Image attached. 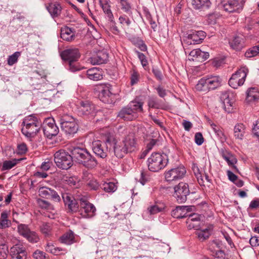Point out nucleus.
<instances>
[{
	"label": "nucleus",
	"mask_w": 259,
	"mask_h": 259,
	"mask_svg": "<svg viewBox=\"0 0 259 259\" xmlns=\"http://www.w3.org/2000/svg\"><path fill=\"white\" fill-rule=\"evenodd\" d=\"M215 134L221 142H224L226 141V137L221 128L219 131H218V132L215 133Z\"/></svg>",
	"instance_id": "64"
},
{
	"label": "nucleus",
	"mask_w": 259,
	"mask_h": 259,
	"mask_svg": "<svg viewBox=\"0 0 259 259\" xmlns=\"http://www.w3.org/2000/svg\"><path fill=\"white\" fill-rule=\"evenodd\" d=\"M186 173L184 166H179L166 171L164 173L165 179L167 182H172L182 179Z\"/></svg>",
	"instance_id": "11"
},
{
	"label": "nucleus",
	"mask_w": 259,
	"mask_h": 259,
	"mask_svg": "<svg viewBox=\"0 0 259 259\" xmlns=\"http://www.w3.org/2000/svg\"><path fill=\"white\" fill-rule=\"evenodd\" d=\"M192 4L195 9L204 10L210 6L209 0H193Z\"/></svg>",
	"instance_id": "34"
},
{
	"label": "nucleus",
	"mask_w": 259,
	"mask_h": 259,
	"mask_svg": "<svg viewBox=\"0 0 259 259\" xmlns=\"http://www.w3.org/2000/svg\"><path fill=\"white\" fill-rule=\"evenodd\" d=\"M95 107L89 101H81L78 103L77 112L80 115L94 114Z\"/></svg>",
	"instance_id": "16"
},
{
	"label": "nucleus",
	"mask_w": 259,
	"mask_h": 259,
	"mask_svg": "<svg viewBox=\"0 0 259 259\" xmlns=\"http://www.w3.org/2000/svg\"><path fill=\"white\" fill-rule=\"evenodd\" d=\"M127 106L132 109V111H134L137 115L139 112L143 111V103L141 102L133 101L131 102Z\"/></svg>",
	"instance_id": "39"
},
{
	"label": "nucleus",
	"mask_w": 259,
	"mask_h": 259,
	"mask_svg": "<svg viewBox=\"0 0 259 259\" xmlns=\"http://www.w3.org/2000/svg\"><path fill=\"white\" fill-rule=\"evenodd\" d=\"M21 161L20 159H13L10 160H6L4 161L3 166L2 168V171L9 170L14 167L19 161Z\"/></svg>",
	"instance_id": "44"
},
{
	"label": "nucleus",
	"mask_w": 259,
	"mask_h": 259,
	"mask_svg": "<svg viewBox=\"0 0 259 259\" xmlns=\"http://www.w3.org/2000/svg\"><path fill=\"white\" fill-rule=\"evenodd\" d=\"M62 249L59 247H56L54 245L51 243H48L46 246V250L47 252H50L54 255L59 254L60 251Z\"/></svg>",
	"instance_id": "50"
},
{
	"label": "nucleus",
	"mask_w": 259,
	"mask_h": 259,
	"mask_svg": "<svg viewBox=\"0 0 259 259\" xmlns=\"http://www.w3.org/2000/svg\"><path fill=\"white\" fill-rule=\"evenodd\" d=\"M150 179V177L147 172L143 171H141L139 179V181L141 184L143 185H145L147 182L149 181Z\"/></svg>",
	"instance_id": "56"
},
{
	"label": "nucleus",
	"mask_w": 259,
	"mask_h": 259,
	"mask_svg": "<svg viewBox=\"0 0 259 259\" xmlns=\"http://www.w3.org/2000/svg\"><path fill=\"white\" fill-rule=\"evenodd\" d=\"M257 55L259 56V45L252 47L245 53V56L247 58H251Z\"/></svg>",
	"instance_id": "47"
},
{
	"label": "nucleus",
	"mask_w": 259,
	"mask_h": 259,
	"mask_svg": "<svg viewBox=\"0 0 259 259\" xmlns=\"http://www.w3.org/2000/svg\"><path fill=\"white\" fill-rule=\"evenodd\" d=\"M9 212L7 210L3 211L0 217V229H6L10 227L11 221L8 219Z\"/></svg>",
	"instance_id": "29"
},
{
	"label": "nucleus",
	"mask_w": 259,
	"mask_h": 259,
	"mask_svg": "<svg viewBox=\"0 0 259 259\" xmlns=\"http://www.w3.org/2000/svg\"><path fill=\"white\" fill-rule=\"evenodd\" d=\"M62 131L68 137H72L77 133L78 125L77 121L72 116L66 115L60 120Z\"/></svg>",
	"instance_id": "5"
},
{
	"label": "nucleus",
	"mask_w": 259,
	"mask_h": 259,
	"mask_svg": "<svg viewBox=\"0 0 259 259\" xmlns=\"http://www.w3.org/2000/svg\"><path fill=\"white\" fill-rule=\"evenodd\" d=\"M46 8L51 16L53 18L59 17L63 9L61 4L58 2H55L54 3H50Z\"/></svg>",
	"instance_id": "22"
},
{
	"label": "nucleus",
	"mask_w": 259,
	"mask_h": 259,
	"mask_svg": "<svg viewBox=\"0 0 259 259\" xmlns=\"http://www.w3.org/2000/svg\"><path fill=\"white\" fill-rule=\"evenodd\" d=\"M197 235L200 240H204L208 238L210 235L209 230L207 228L201 230L198 232Z\"/></svg>",
	"instance_id": "53"
},
{
	"label": "nucleus",
	"mask_w": 259,
	"mask_h": 259,
	"mask_svg": "<svg viewBox=\"0 0 259 259\" xmlns=\"http://www.w3.org/2000/svg\"><path fill=\"white\" fill-rule=\"evenodd\" d=\"M68 64L69 69L71 72H75L80 69V67L78 64V63H77V61L69 62L68 63Z\"/></svg>",
	"instance_id": "57"
},
{
	"label": "nucleus",
	"mask_w": 259,
	"mask_h": 259,
	"mask_svg": "<svg viewBox=\"0 0 259 259\" xmlns=\"http://www.w3.org/2000/svg\"><path fill=\"white\" fill-rule=\"evenodd\" d=\"M79 201V208L78 211L82 217L84 218H91L96 215V208L95 206L89 202L86 198L82 197L78 199Z\"/></svg>",
	"instance_id": "8"
},
{
	"label": "nucleus",
	"mask_w": 259,
	"mask_h": 259,
	"mask_svg": "<svg viewBox=\"0 0 259 259\" xmlns=\"http://www.w3.org/2000/svg\"><path fill=\"white\" fill-rule=\"evenodd\" d=\"M60 241L61 243L67 245L72 244L75 241L73 232L71 231L67 232L60 238Z\"/></svg>",
	"instance_id": "33"
},
{
	"label": "nucleus",
	"mask_w": 259,
	"mask_h": 259,
	"mask_svg": "<svg viewBox=\"0 0 259 259\" xmlns=\"http://www.w3.org/2000/svg\"><path fill=\"white\" fill-rule=\"evenodd\" d=\"M168 162V156L164 153L154 152L147 160L149 170L159 171L164 168Z\"/></svg>",
	"instance_id": "3"
},
{
	"label": "nucleus",
	"mask_w": 259,
	"mask_h": 259,
	"mask_svg": "<svg viewBox=\"0 0 259 259\" xmlns=\"http://www.w3.org/2000/svg\"><path fill=\"white\" fill-rule=\"evenodd\" d=\"M206 78L209 90H214L222 85V78L218 75H209Z\"/></svg>",
	"instance_id": "23"
},
{
	"label": "nucleus",
	"mask_w": 259,
	"mask_h": 259,
	"mask_svg": "<svg viewBox=\"0 0 259 259\" xmlns=\"http://www.w3.org/2000/svg\"><path fill=\"white\" fill-rule=\"evenodd\" d=\"M118 117L124 120H133L138 117V115L132 111L127 105L120 110Z\"/></svg>",
	"instance_id": "20"
},
{
	"label": "nucleus",
	"mask_w": 259,
	"mask_h": 259,
	"mask_svg": "<svg viewBox=\"0 0 259 259\" xmlns=\"http://www.w3.org/2000/svg\"><path fill=\"white\" fill-rule=\"evenodd\" d=\"M39 195L47 199H51L56 202H59L61 200L58 193L53 189L46 187H42L38 190Z\"/></svg>",
	"instance_id": "15"
},
{
	"label": "nucleus",
	"mask_w": 259,
	"mask_h": 259,
	"mask_svg": "<svg viewBox=\"0 0 259 259\" xmlns=\"http://www.w3.org/2000/svg\"><path fill=\"white\" fill-rule=\"evenodd\" d=\"M11 259H26L27 251L21 245L16 244L10 249Z\"/></svg>",
	"instance_id": "18"
},
{
	"label": "nucleus",
	"mask_w": 259,
	"mask_h": 259,
	"mask_svg": "<svg viewBox=\"0 0 259 259\" xmlns=\"http://www.w3.org/2000/svg\"><path fill=\"white\" fill-rule=\"evenodd\" d=\"M62 181L63 183L73 188H77L79 185L77 178L74 177L64 176L62 179Z\"/></svg>",
	"instance_id": "36"
},
{
	"label": "nucleus",
	"mask_w": 259,
	"mask_h": 259,
	"mask_svg": "<svg viewBox=\"0 0 259 259\" xmlns=\"http://www.w3.org/2000/svg\"><path fill=\"white\" fill-rule=\"evenodd\" d=\"M230 44L233 49L240 50L244 47V39L242 36H236L230 41Z\"/></svg>",
	"instance_id": "32"
},
{
	"label": "nucleus",
	"mask_w": 259,
	"mask_h": 259,
	"mask_svg": "<svg viewBox=\"0 0 259 259\" xmlns=\"http://www.w3.org/2000/svg\"><path fill=\"white\" fill-rule=\"evenodd\" d=\"M165 205L163 203H156L154 205L149 206L147 209V212L149 214H155L164 210Z\"/></svg>",
	"instance_id": "30"
},
{
	"label": "nucleus",
	"mask_w": 259,
	"mask_h": 259,
	"mask_svg": "<svg viewBox=\"0 0 259 259\" xmlns=\"http://www.w3.org/2000/svg\"><path fill=\"white\" fill-rule=\"evenodd\" d=\"M245 126L242 123H238L235 126L234 133L236 139H242L245 133Z\"/></svg>",
	"instance_id": "37"
},
{
	"label": "nucleus",
	"mask_w": 259,
	"mask_h": 259,
	"mask_svg": "<svg viewBox=\"0 0 259 259\" xmlns=\"http://www.w3.org/2000/svg\"><path fill=\"white\" fill-rule=\"evenodd\" d=\"M86 74L88 78L94 81L101 80L103 78L102 70L97 67H93L87 70Z\"/></svg>",
	"instance_id": "26"
},
{
	"label": "nucleus",
	"mask_w": 259,
	"mask_h": 259,
	"mask_svg": "<svg viewBox=\"0 0 259 259\" xmlns=\"http://www.w3.org/2000/svg\"><path fill=\"white\" fill-rule=\"evenodd\" d=\"M248 70L247 67H241L235 73L233 74L229 80V84L233 89H237L242 85L245 80Z\"/></svg>",
	"instance_id": "6"
},
{
	"label": "nucleus",
	"mask_w": 259,
	"mask_h": 259,
	"mask_svg": "<svg viewBox=\"0 0 259 259\" xmlns=\"http://www.w3.org/2000/svg\"><path fill=\"white\" fill-rule=\"evenodd\" d=\"M244 2L242 0H222L221 6L229 13H239L243 9Z\"/></svg>",
	"instance_id": "12"
},
{
	"label": "nucleus",
	"mask_w": 259,
	"mask_h": 259,
	"mask_svg": "<svg viewBox=\"0 0 259 259\" xmlns=\"http://www.w3.org/2000/svg\"><path fill=\"white\" fill-rule=\"evenodd\" d=\"M259 99V90L258 88L252 87L246 91V101L248 103L253 102Z\"/></svg>",
	"instance_id": "27"
},
{
	"label": "nucleus",
	"mask_w": 259,
	"mask_h": 259,
	"mask_svg": "<svg viewBox=\"0 0 259 259\" xmlns=\"http://www.w3.org/2000/svg\"><path fill=\"white\" fill-rule=\"evenodd\" d=\"M188 227L189 229H194L198 230L200 228V221H196V222H192L191 223H187Z\"/></svg>",
	"instance_id": "59"
},
{
	"label": "nucleus",
	"mask_w": 259,
	"mask_h": 259,
	"mask_svg": "<svg viewBox=\"0 0 259 259\" xmlns=\"http://www.w3.org/2000/svg\"><path fill=\"white\" fill-rule=\"evenodd\" d=\"M87 186L90 190L97 191L100 188H101L102 185L99 184L97 180L94 178H89V180L87 182Z\"/></svg>",
	"instance_id": "46"
},
{
	"label": "nucleus",
	"mask_w": 259,
	"mask_h": 259,
	"mask_svg": "<svg viewBox=\"0 0 259 259\" xmlns=\"http://www.w3.org/2000/svg\"><path fill=\"white\" fill-rule=\"evenodd\" d=\"M173 196L179 203H184L187 196L190 194L189 186L187 183L181 182L174 187Z\"/></svg>",
	"instance_id": "7"
},
{
	"label": "nucleus",
	"mask_w": 259,
	"mask_h": 259,
	"mask_svg": "<svg viewBox=\"0 0 259 259\" xmlns=\"http://www.w3.org/2000/svg\"><path fill=\"white\" fill-rule=\"evenodd\" d=\"M42 128L45 136L50 139L56 136L59 131L54 119L51 118L45 119L43 122Z\"/></svg>",
	"instance_id": "10"
},
{
	"label": "nucleus",
	"mask_w": 259,
	"mask_h": 259,
	"mask_svg": "<svg viewBox=\"0 0 259 259\" xmlns=\"http://www.w3.org/2000/svg\"><path fill=\"white\" fill-rule=\"evenodd\" d=\"M119 22L121 24L123 25H125L127 26H130L131 24V21L127 14L120 16L119 18Z\"/></svg>",
	"instance_id": "55"
},
{
	"label": "nucleus",
	"mask_w": 259,
	"mask_h": 259,
	"mask_svg": "<svg viewBox=\"0 0 259 259\" xmlns=\"http://www.w3.org/2000/svg\"><path fill=\"white\" fill-rule=\"evenodd\" d=\"M107 143L110 146L109 152L113 153L118 158H123L125 154L132 153L136 149V141L132 135H128L122 141L108 138Z\"/></svg>",
	"instance_id": "1"
},
{
	"label": "nucleus",
	"mask_w": 259,
	"mask_h": 259,
	"mask_svg": "<svg viewBox=\"0 0 259 259\" xmlns=\"http://www.w3.org/2000/svg\"><path fill=\"white\" fill-rule=\"evenodd\" d=\"M20 56V53L19 52H16L12 55L10 56L8 58V64L12 66L16 63L19 57Z\"/></svg>",
	"instance_id": "52"
},
{
	"label": "nucleus",
	"mask_w": 259,
	"mask_h": 259,
	"mask_svg": "<svg viewBox=\"0 0 259 259\" xmlns=\"http://www.w3.org/2000/svg\"><path fill=\"white\" fill-rule=\"evenodd\" d=\"M233 97V93L229 91L224 93L221 96V100L223 102L224 108L228 112H230L229 108L232 106L234 103Z\"/></svg>",
	"instance_id": "25"
},
{
	"label": "nucleus",
	"mask_w": 259,
	"mask_h": 259,
	"mask_svg": "<svg viewBox=\"0 0 259 259\" xmlns=\"http://www.w3.org/2000/svg\"><path fill=\"white\" fill-rule=\"evenodd\" d=\"M37 203L38 206L42 209L48 210H51L53 209V206L50 202L42 199H38L37 200Z\"/></svg>",
	"instance_id": "51"
},
{
	"label": "nucleus",
	"mask_w": 259,
	"mask_h": 259,
	"mask_svg": "<svg viewBox=\"0 0 259 259\" xmlns=\"http://www.w3.org/2000/svg\"><path fill=\"white\" fill-rule=\"evenodd\" d=\"M188 207L187 206H177L171 211L172 217L177 219L185 218L187 216Z\"/></svg>",
	"instance_id": "24"
},
{
	"label": "nucleus",
	"mask_w": 259,
	"mask_h": 259,
	"mask_svg": "<svg viewBox=\"0 0 259 259\" xmlns=\"http://www.w3.org/2000/svg\"><path fill=\"white\" fill-rule=\"evenodd\" d=\"M74 33L71 28L67 27L64 28L61 30V38L66 41H71L72 40Z\"/></svg>",
	"instance_id": "38"
},
{
	"label": "nucleus",
	"mask_w": 259,
	"mask_h": 259,
	"mask_svg": "<svg viewBox=\"0 0 259 259\" xmlns=\"http://www.w3.org/2000/svg\"><path fill=\"white\" fill-rule=\"evenodd\" d=\"M195 88L196 89L199 91L207 92L209 91L206 77L201 78L196 85Z\"/></svg>",
	"instance_id": "41"
},
{
	"label": "nucleus",
	"mask_w": 259,
	"mask_h": 259,
	"mask_svg": "<svg viewBox=\"0 0 259 259\" xmlns=\"http://www.w3.org/2000/svg\"><path fill=\"white\" fill-rule=\"evenodd\" d=\"M100 6L102 8L104 12L106 14L107 17L108 18V20L110 21L111 23H112L113 24H115V21L113 20V15L110 9V6L109 5V4L106 1H100Z\"/></svg>",
	"instance_id": "31"
},
{
	"label": "nucleus",
	"mask_w": 259,
	"mask_h": 259,
	"mask_svg": "<svg viewBox=\"0 0 259 259\" xmlns=\"http://www.w3.org/2000/svg\"><path fill=\"white\" fill-rule=\"evenodd\" d=\"M17 229L19 234L24 237V238L26 235H28V233H29V232L31 231L27 225L22 224H20L18 226Z\"/></svg>",
	"instance_id": "48"
},
{
	"label": "nucleus",
	"mask_w": 259,
	"mask_h": 259,
	"mask_svg": "<svg viewBox=\"0 0 259 259\" xmlns=\"http://www.w3.org/2000/svg\"><path fill=\"white\" fill-rule=\"evenodd\" d=\"M41 124L23 126L21 131L22 134L28 138H33L38 132Z\"/></svg>",
	"instance_id": "21"
},
{
	"label": "nucleus",
	"mask_w": 259,
	"mask_h": 259,
	"mask_svg": "<svg viewBox=\"0 0 259 259\" xmlns=\"http://www.w3.org/2000/svg\"><path fill=\"white\" fill-rule=\"evenodd\" d=\"M72 157L79 164L88 168H93L97 165V161L90 153L84 148L74 147L71 151Z\"/></svg>",
	"instance_id": "2"
},
{
	"label": "nucleus",
	"mask_w": 259,
	"mask_h": 259,
	"mask_svg": "<svg viewBox=\"0 0 259 259\" xmlns=\"http://www.w3.org/2000/svg\"><path fill=\"white\" fill-rule=\"evenodd\" d=\"M80 56V53L76 48L67 49L63 51L61 54L62 59L68 63L77 61Z\"/></svg>",
	"instance_id": "17"
},
{
	"label": "nucleus",
	"mask_w": 259,
	"mask_h": 259,
	"mask_svg": "<svg viewBox=\"0 0 259 259\" xmlns=\"http://www.w3.org/2000/svg\"><path fill=\"white\" fill-rule=\"evenodd\" d=\"M195 141L197 145H201L204 142L203 136L201 133H196L195 135Z\"/></svg>",
	"instance_id": "60"
},
{
	"label": "nucleus",
	"mask_w": 259,
	"mask_h": 259,
	"mask_svg": "<svg viewBox=\"0 0 259 259\" xmlns=\"http://www.w3.org/2000/svg\"><path fill=\"white\" fill-rule=\"evenodd\" d=\"M112 94L108 88H105L101 90L99 95L100 100L104 103H109L112 102L111 97Z\"/></svg>",
	"instance_id": "35"
},
{
	"label": "nucleus",
	"mask_w": 259,
	"mask_h": 259,
	"mask_svg": "<svg viewBox=\"0 0 259 259\" xmlns=\"http://www.w3.org/2000/svg\"><path fill=\"white\" fill-rule=\"evenodd\" d=\"M121 7V9L126 13L129 16H132L131 6L126 0H117Z\"/></svg>",
	"instance_id": "42"
},
{
	"label": "nucleus",
	"mask_w": 259,
	"mask_h": 259,
	"mask_svg": "<svg viewBox=\"0 0 259 259\" xmlns=\"http://www.w3.org/2000/svg\"><path fill=\"white\" fill-rule=\"evenodd\" d=\"M221 155L227 162L229 165L231 166L233 169H237L235 164L237 163V159L230 152L224 149L221 150Z\"/></svg>",
	"instance_id": "28"
},
{
	"label": "nucleus",
	"mask_w": 259,
	"mask_h": 259,
	"mask_svg": "<svg viewBox=\"0 0 259 259\" xmlns=\"http://www.w3.org/2000/svg\"><path fill=\"white\" fill-rule=\"evenodd\" d=\"M28 241L31 243H36L39 240V237L36 233L33 231H30L28 235L25 237Z\"/></svg>",
	"instance_id": "49"
},
{
	"label": "nucleus",
	"mask_w": 259,
	"mask_h": 259,
	"mask_svg": "<svg viewBox=\"0 0 259 259\" xmlns=\"http://www.w3.org/2000/svg\"><path fill=\"white\" fill-rule=\"evenodd\" d=\"M33 257L35 259H46V253L42 251L37 250L34 252Z\"/></svg>",
	"instance_id": "63"
},
{
	"label": "nucleus",
	"mask_w": 259,
	"mask_h": 259,
	"mask_svg": "<svg viewBox=\"0 0 259 259\" xmlns=\"http://www.w3.org/2000/svg\"><path fill=\"white\" fill-rule=\"evenodd\" d=\"M117 186L115 183L109 182L102 184L101 188L108 193H113L116 191Z\"/></svg>",
	"instance_id": "43"
},
{
	"label": "nucleus",
	"mask_w": 259,
	"mask_h": 259,
	"mask_svg": "<svg viewBox=\"0 0 259 259\" xmlns=\"http://www.w3.org/2000/svg\"><path fill=\"white\" fill-rule=\"evenodd\" d=\"M65 208L68 213H74L78 211L80 204L78 200L70 193H63L62 195Z\"/></svg>",
	"instance_id": "9"
},
{
	"label": "nucleus",
	"mask_w": 259,
	"mask_h": 259,
	"mask_svg": "<svg viewBox=\"0 0 259 259\" xmlns=\"http://www.w3.org/2000/svg\"><path fill=\"white\" fill-rule=\"evenodd\" d=\"M72 155L64 150H60L54 154V161L57 166L62 169H68L73 165Z\"/></svg>",
	"instance_id": "4"
},
{
	"label": "nucleus",
	"mask_w": 259,
	"mask_h": 259,
	"mask_svg": "<svg viewBox=\"0 0 259 259\" xmlns=\"http://www.w3.org/2000/svg\"><path fill=\"white\" fill-rule=\"evenodd\" d=\"M135 52L137 53L139 60H140L142 65L144 68H145V69H146V67L148 64L147 57L144 54L138 51H136Z\"/></svg>",
	"instance_id": "54"
},
{
	"label": "nucleus",
	"mask_w": 259,
	"mask_h": 259,
	"mask_svg": "<svg viewBox=\"0 0 259 259\" xmlns=\"http://www.w3.org/2000/svg\"><path fill=\"white\" fill-rule=\"evenodd\" d=\"M108 54L106 51L102 50L97 52L90 58V62L93 65H99L106 63Z\"/></svg>",
	"instance_id": "19"
},
{
	"label": "nucleus",
	"mask_w": 259,
	"mask_h": 259,
	"mask_svg": "<svg viewBox=\"0 0 259 259\" xmlns=\"http://www.w3.org/2000/svg\"><path fill=\"white\" fill-rule=\"evenodd\" d=\"M18 152L19 154H23L25 153L27 151V146L24 143H21L17 146Z\"/></svg>",
	"instance_id": "62"
},
{
	"label": "nucleus",
	"mask_w": 259,
	"mask_h": 259,
	"mask_svg": "<svg viewBox=\"0 0 259 259\" xmlns=\"http://www.w3.org/2000/svg\"><path fill=\"white\" fill-rule=\"evenodd\" d=\"M109 145L106 142H102L100 141H95L92 144V150L94 153L98 157L104 158L107 157L108 149Z\"/></svg>",
	"instance_id": "14"
},
{
	"label": "nucleus",
	"mask_w": 259,
	"mask_h": 259,
	"mask_svg": "<svg viewBox=\"0 0 259 259\" xmlns=\"http://www.w3.org/2000/svg\"><path fill=\"white\" fill-rule=\"evenodd\" d=\"M38 124H41V122L38 120L36 116L32 115L26 117L22 123L23 126L32 125Z\"/></svg>",
	"instance_id": "45"
},
{
	"label": "nucleus",
	"mask_w": 259,
	"mask_h": 259,
	"mask_svg": "<svg viewBox=\"0 0 259 259\" xmlns=\"http://www.w3.org/2000/svg\"><path fill=\"white\" fill-rule=\"evenodd\" d=\"M51 229V226L50 224L48 223H43L40 226L41 232L46 235L49 234Z\"/></svg>",
	"instance_id": "58"
},
{
	"label": "nucleus",
	"mask_w": 259,
	"mask_h": 259,
	"mask_svg": "<svg viewBox=\"0 0 259 259\" xmlns=\"http://www.w3.org/2000/svg\"><path fill=\"white\" fill-rule=\"evenodd\" d=\"M206 36L203 31H192L183 37V42L185 45H192L201 43Z\"/></svg>",
	"instance_id": "13"
},
{
	"label": "nucleus",
	"mask_w": 259,
	"mask_h": 259,
	"mask_svg": "<svg viewBox=\"0 0 259 259\" xmlns=\"http://www.w3.org/2000/svg\"><path fill=\"white\" fill-rule=\"evenodd\" d=\"M209 55L208 52L201 51V53L198 54L197 59L199 61H204L209 58Z\"/></svg>",
	"instance_id": "61"
},
{
	"label": "nucleus",
	"mask_w": 259,
	"mask_h": 259,
	"mask_svg": "<svg viewBox=\"0 0 259 259\" xmlns=\"http://www.w3.org/2000/svg\"><path fill=\"white\" fill-rule=\"evenodd\" d=\"M148 104L149 107L156 109H163L164 104L161 100H158L155 98H151L149 99Z\"/></svg>",
	"instance_id": "40"
}]
</instances>
